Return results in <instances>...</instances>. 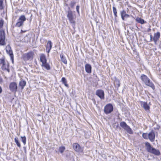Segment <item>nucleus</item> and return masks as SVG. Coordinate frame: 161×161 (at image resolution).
Segmentation results:
<instances>
[{"mask_svg":"<svg viewBox=\"0 0 161 161\" xmlns=\"http://www.w3.org/2000/svg\"><path fill=\"white\" fill-rule=\"evenodd\" d=\"M119 81H118V86H120V84H119Z\"/></svg>","mask_w":161,"mask_h":161,"instance_id":"43","label":"nucleus"},{"mask_svg":"<svg viewBox=\"0 0 161 161\" xmlns=\"http://www.w3.org/2000/svg\"><path fill=\"white\" fill-rule=\"evenodd\" d=\"M149 78L146 75L142 74L141 75V79L142 80L144 83Z\"/></svg>","mask_w":161,"mask_h":161,"instance_id":"23","label":"nucleus"},{"mask_svg":"<svg viewBox=\"0 0 161 161\" xmlns=\"http://www.w3.org/2000/svg\"><path fill=\"white\" fill-rule=\"evenodd\" d=\"M34 53L32 52H30L25 55L24 58L26 60H32L33 58Z\"/></svg>","mask_w":161,"mask_h":161,"instance_id":"7","label":"nucleus"},{"mask_svg":"<svg viewBox=\"0 0 161 161\" xmlns=\"http://www.w3.org/2000/svg\"><path fill=\"white\" fill-rule=\"evenodd\" d=\"M74 149L76 152L81 153L83 151V148L80 147V145L77 143H74L73 145Z\"/></svg>","mask_w":161,"mask_h":161,"instance_id":"5","label":"nucleus"},{"mask_svg":"<svg viewBox=\"0 0 161 161\" xmlns=\"http://www.w3.org/2000/svg\"><path fill=\"white\" fill-rule=\"evenodd\" d=\"M40 60L42 63V64L45 63L47 62V60L45 55L43 53L40 54Z\"/></svg>","mask_w":161,"mask_h":161,"instance_id":"16","label":"nucleus"},{"mask_svg":"<svg viewBox=\"0 0 161 161\" xmlns=\"http://www.w3.org/2000/svg\"><path fill=\"white\" fill-rule=\"evenodd\" d=\"M3 0H0V10H2L3 8Z\"/></svg>","mask_w":161,"mask_h":161,"instance_id":"34","label":"nucleus"},{"mask_svg":"<svg viewBox=\"0 0 161 161\" xmlns=\"http://www.w3.org/2000/svg\"><path fill=\"white\" fill-rule=\"evenodd\" d=\"M160 35V33L159 32H157L154 34V36L153 38V40L155 43H156L157 41L159 40Z\"/></svg>","mask_w":161,"mask_h":161,"instance_id":"12","label":"nucleus"},{"mask_svg":"<svg viewBox=\"0 0 161 161\" xmlns=\"http://www.w3.org/2000/svg\"><path fill=\"white\" fill-rule=\"evenodd\" d=\"M121 16L123 20H124L125 18H127L130 16L129 14H126V12L125 11L123 10L121 13Z\"/></svg>","mask_w":161,"mask_h":161,"instance_id":"15","label":"nucleus"},{"mask_svg":"<svg viewBox=\"0 0 161 161\" xmlns=\"http://www.w3.org/2000/svg\"><path fill=\"white\" fill-rule=\"evenodd\" d=\"M65 148L64 146L60 147L59 148V151L61 153H62L65 150Z\"/></svg>","mask_w":161,"mask_h":161,"instance_id":"29","label":"nucleus"},{"mask_svg":"<svg viewBox=\"0 0 161 161\" xmlns=\"http://www.w3.org/2000/svg\"><path fill=\"white\" fill-rule=\"evenodd\" d=\"M113 110V107L112 105L110 103L106 105L104 107V111L106 114L111 113Z\"/></svg>","mask_w":161,"mask_h":161,"instance_id":"3","label":"nucleus"},{"mask_svg":"<svg viewBox=\"0 0 161 161\" xmlns=\"http://www.w3.org/2000/svg\"><path fill=\"white\" fill-rule=\"evenodd\" d=\"M143 138L146 139H148V134L147 133H143L142 135Z\"/></svg>","mask_w":161,"mask_h":161,"instance_id":"32","label":"nucleus"},{"mask_svg":"<svg viewBox=\"0 0 161 161\" xmlns=\"http://www.w3.org/2000/svg\"><path fill=\"white\" fill-rule=\"evenodd\" d=\"M96 94L101 99H103L104 98V91L103 90H97L96 92Z\"/></svg>","mask_w":161,"mask_h":161,"instance_id":"9","label":"nucleus"},{"mask_svg":"<svg viewBox=\"0 0 161 161\" xmlns=\"http://www.w3.org/2000/svg\"><path fill=\"white\" fill-rule=\"evenodd\" d=\"M67 17L69 20L70 23L72 24L73 25L75 26V21L74 20V16L72 11L69 10L68 11Z\"/></svg>","mask_w":161,"mask_h":161,"instance_id":"2","label":"nucleus"},{"mask_svg":"<svg viewBox=\"0 0 161 161\" xmlns=\"http://www.w3.org/2000/svg\"><path fill=\"white\" fill-rule=\"evenodd\" d=\"M41 66L42 68H44L47 70L51 69L50 66L48 63H47V62L42 64Z\"/></svg>","mask_w":161,"mask_h":161,"instance_id":"20","label":"nucleus"},{"mask_svg":"<svg viewBox=\"0 0 161 161\" xmlns=\"http://www.w3.org/2000/svg\"><path fill=\"white\" fill-rule=\"evenodd\" d=\"M150 37L151 41H152L153 40V38L152 36V35H150Z\"/></svg>","mask_w":161,"mask_h":161,"instance_id":"40","label":"nucleus"},{"mask_svg":"<svg viewBox=\"0 0 161 161\" xmlns=\"http://www.w3.org/2000/svg\"><path fill=\"white\" fill-rule=\"evenodd\" d=\"M3 21L2 20L0 21V28L2 27L3 25Z\"/></svg>","mask_w":161,"mask_h":161,"instance_id":"37","label":"nucleus"},{"mask_svg":"<svg viewBox=\"0 0 161 161\" xmlns=\"http://www.w3.org/2000/svg\"><path fill=\"white\" fill-rule=\"evenodd\" d=\"M24 150H25V153H26V149L25 147H24Z\"/></svg>","mask_w":161,"mask_h":161,"instance_id":"42","label":"nucleus"},{"mask_svg":"<svg viewBox=\"0 0 161 161\" xmlns=\"http://www.w3.org/2000/svg\"><path fill=\"white\" fill-rule=\"evenodd\" d=\"M75 3L74 2H71L70 3V6L72 7H73L75 4Z\"/></svg>","mask_w":161,"mask_h":161,"instance_id":"36","label":"nucleus"},{"mask_svg":"<svg viewBox=\"0 0 161 161\" xmlns=\"http://www.w3.org/2000/svg\"><path fill=\"white\" fill-rule=\"evenodd\" d=\"M60 58L61 61L64 64H67V61L65 57H64L62 55H60Z\"/></svg>","mask_w":161,"mask_h":161,"instance_id":"26","label":"nucleus"},{"mask_svg":"<svg viewBox=\"0 0 161 161\" xmlns=\"http://www.w3.org/2000/svg\"><path fill=\"white\" fill-rule=\"evenodd\" d=\"M52 47V42L50 41H48L46 46V51L48 53L50 52Z\"/></svg>","mask_w":161,"mask_h":161,"instance_id":"13","label":"nucleus"},{"mask_svg":"<svg viewBox=\"0 0 161 161\" xmlns=\"http://www.w3.org/2000/svg\"><path fill=\"white\" fill-rule=\"evenodd\" d=\"M9 88L11 92H16L18 89L17 84L15 82H11L10 84Z\"/></svg>","mask_w":161,"mask_h":161,"instance_id":"4","label":"nucleus"},{"mask_svg":"<svg viewBox=\"0 0 161 161\" xmlns=\"http://www.w3.org/2000/svg\"><path fill=\"white\" fill-rule=\"evenodd\" d=\"M2 91V88L0 86V93H1Z\"/></svg>","mask_w":161,"mask_h":161,"instance_id":"41","label":"nucleus"},{"mask_svg":"<svg viewBox=\"0 0 161 161\" xmlns=\"http://www.w3.org/2000/svg\"><path fill=\"white\" fill-rule=\"evenodd\" d=\"M26 84V82L24 80H21L19 82V87H20L21 89H24Z\"/></svg>","mask_w":161,"mask_h":161,"instance_id":"21","label":"nucleus"},{"mask_svg":"<svg viewBox=\"0 0 161 161\" xmlns=\"http://www.w3.org/2000/svg\"><path fill=\"white\" fill-rule=\"evenodd\" d=\"M85 69L86 72L88 73H90L92 72V67L89 64H86L85 66Z\"/></svg>","mask_w":161,"mask_h":161,"instance_id":"19","label":"nucleus"},{"mask_svg":"<svg viewBox=\"0 0 161 161\" xmlns=\"http://www.w3.org/2000/svg\"><path fill=\"white\" fill-rule=\"evenodd\" d=\"M76 10H77V12L78 13H79V7L78 6H76Z\"/></svg>","mask_w":161,"mask_h":161,"instance_id":"38","label":"nucleus"},{"mask_svg":"<svg viewBox=\"0 0 161 161\" xmlns=\"http://www.w3.org/2000/svg\"><path fill=\"white\" fill-rule=\"evenodd\" d=\"M5 33L4 31H0V45H3L5 43Z\"/></svg>","mask_w":161,"mask_h":161,"instance_id":"8","label":"nucleus"},{"mask_svg":"<svg viewBox=\"0 0 161 161\" xmlns=\"http://www.w3.org/2000/svg\"><path fill=\"white\" fill-rule=\"evenodd\" d=\"M150 30H151V29H150V28H149V29H148V31H149Z\"/></svg>","mask_w":161,"mask_h":161,"instance_id":"44","label":"nucleus"},{"mask_svg":"<svg viewBox=\"0 0 161 161\" xmlns=\"http://www.w3.org/2000/svg\"><path fill=\"white\" fill-rule=\"evenodd\" d=\"M6 50L7 53L9 54L11 58V59L13 63L14 62V55L13 53V52L11 50V48L10 46H7L6 47Z\"/></svg>","mask_w":161,"mask_h":161,"instance_id":"6","label":"nucleus"},{"mask_svg":"<svg viewBox=\"0 0 161 161\" xmlns=\"http://www.w3.org/2000/svg\"><path fill=\"white\" fill-rule=\"evenodd\" d=\"M146 85L151 87L153 89H155V86L150 81L149 78L147 81L145 83Z\"/></svg>","mask_w":161,"mask_h":161,"instance_id":"18","label":"nucleus"},{"mask_svg":"<svg viewBox=\"0 0 161 161\" xmlns=\"http://www.w3.org/2000/svg\"><path fill=\"white\" fill-rule=\"evenodd\" d=\"M145 144L146 147L147 151L151 153L153 148L151 146V144L148 142H146Z\"/></svg>","mask_w":161,"mask_h":161,"instance_id":"17","label":"nucleus"},{"mask_svg":"<svg viewBox=\"0 0 161 161\" xmlns=\"http://www.w3.org/2000/svg\"><path fill=\"white\" fill-rule=\"evenodd\" d=\"M21 141L23 142L24 145H25L26 143V138L25 136H21Z\"/></svg>","mask_w":161,"mask_h":161,"instance_id":"31","label":"nucleus"},{"mask_svg":"<svg viewBox=\"0 0 161 161\" xmlns=\"http://www.w3.org/2000/svg\"><path fill=\"white\" fill-rule=\"evenodd\" d=\"M151 153H153L157 156L159 155L160 154V152L158 150L155 149L154 148L152 150L151 152Z\"/></svg>","mask_w":161,"mask_h":161,"instance_id":"22","label":"nucleus"},{"mask_svg":"<svg viewBox=\"0 0 161 161\" xmlns=\"http://www.w3.org/2000/svg\"><path fill=\"white\" fill-rule=\"evenodd\" d=\"M23 24V23L22 22L18 20V21L16 23L15 26L17 27H19L22 25Z\"/></svg>","mask_w":161,"mask_h":161,"instance_id":"33","label":"nucleus"},{"mask_svg":"<svg viewBox=\"0 0 161 161\" xmlns=\"http://www.w3.org/2000/svg\"><path fill=\"white\" fill-rule=\"evenodd\" d=\"M62 81L64 85L68 87V85L67 84V81L66 79L64 77H63L62 78Z\"/></svg>","mask_w":161,"mask_h":161,"instance_id":"27","label":"nucleus"},{"mask_svg":"<svg viewBox=\"0 0 161 161\" xmlns=\"http://www.w3.org/2000/svg\"><path fill=\"white\" fill-rule=\"evenodd\" d=\"M9 64L8 62L7 63L2 65V69L5 72H8L9 73L10 72L9 69L8 68Z\"/></svg>","mask_w":161,"mask_h":161,"instance_id":"11","label":"nucleus"},{"mask_svg":"<svg viewBox=\"0 0 161 161\" xmlns=\"http://www.w3.org/2000/svg\"><path fill=\"white\" fill-rule=\"evenodd\" d=\"M136 20L138 23H140L142 24H143L146 22L145 21L144 19L139 17L136 18Z\"/></svg>","mask_w":161,"mask_h":161,"instance_id":"24","label":"nucleus"},{"mask_svg":"<svg viewBox=\"0 0 161 161\" xmlns=\"http://www.w3.org/2000/svg\"><path fill=\"white\" fill-rule=\"evenodd\" d=\"M148 139L150 141L153 142L155 139V135L154 132L153 130H152L148 133Z\"/></svg>","mask_w":161,"mask_h":161,"instance_id":"10","label":"nucleus"},{"mask_svg":"<svg viewBox=\"0 0 161 161\" xmlns=\"http://www.w3.org/2000/svg\"><path fill=\"white\" fill-rule=\"evenodd\" d=\"M120 125L128 133L130 134H133V132L131 129L127 125L125 122L124 121L121 122L120 123Z\"/></svg>","mask_w":161,"mask_h":161,"instance_id":"1","label":"nucleus"},{"mask_svg":"<svg viewBox=\"0 0 161 161\" xmlns=\"http://www.w3.org/2000/svg\"><path fill=\"white\" fill-rule=\"evenodd\" d=\"M14 141L17 146L19 147H21V145L19 142V140L17 137H15L14 139Z\"/></svg>","mask_w":161,"mask_h":161,"instance_id":"28","label":"nucleus"},{"mask_svg":"<svg viewBox=\"0 0 161 161\" xmlns=\"http://www.w3.org/2000/svg\"><path fill=\"white\" fill-rule=\"evenodd\" d=\"M3 79L1 76H0V83H2L3 82Z\"/></svg>","mask_w":161,"mask_h":161,"instance_id":"39","label":"nucleus"},{"mask_svg":"<svg viewBox=\"0 0 161 161\" xmlns=\"http://www.w3.org/2000/svg\"><path fill=\"white\" fill-rule=\"evenodd\" d=\"M26 19L24 15H21L18 19V20H19L21 22H22L23 23H24V22L25 21Z\"/></svg>","mask_w":161,"mask_h":161,"instance_id":"25","label":"nucleus"},{"mask_svg":"<svg viewBox=\"0 0 161 161\" xmlns=\"http://www.w3.org/2000/svg\"><path fill=\"white\" fill-rule=\"evenodd\" d=\"M0 63L2 64L3 65L6 63L7 62L5 61L4 58H2L0 59Z\"/></svg>","mask_w":161,"mask_h":161,"instance_id":"35","label":"nucleus"},{"mask_svg":"<svg viewBox=\"0 0 161 161\" xmlns=\"http://www.w3.org/2000/svg\"><path fill=\"white\" fill-rule=\"evenodd\" d=\"M113 12L114 13V14L115 16V18L116 19V17H117V11L116 8L114 7H113Z\"/></svg>","mask_w":161,"mask_h":161,"instance_id":"30","label":"nucleus"},{"mask_svg":"<svg viewBox=\"0 0 161 161\" xmlns=\"http://www.w3.org/2000/svg\"><path fill=\"white\" fill-rule=\"evenodd\" d=\"M141 106L143 107L146 111L149 110L150 109L149 106L147 104L146 102H141Z\"/></svg>","mask_w":161,"mask_h":161,"instance_id":"14","label":"nucleus"}]
</instances>
